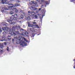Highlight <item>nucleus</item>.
<instances>
[{
	"label": "nucleus",
	"mask_w": 75,
	"mask_h": 75,
	"mask_svg": "<svg viewBox=\"0 0 75 75\" xmlns=\"http://www.w3.org/2000/svg\"><path fill=\"white\" fill-rule=\"evenodd\" d=\"M19 40L20 41V45L21 46H22L23 47H24L26 44V43L24 42V41H23V40H24L25 41L26 40V39L25 38H24V37H22L20 36H19Z\"/></svg>",
	"instance_id": "obj_1"
},
{
	"label": "nucleus",
	"mask_w": 75,
	"mask_h": 75,
	"mask_svg": "<svg viewBox=\"0 0 75 75\" xmlns=\"http://www.w3.org/2000/svg\"><path fill=\"white\" fill-rule=\"evenodd\" d=\"M21 27L20 26H17V25H16V26H14L12 27V29H11L10 30L9 33L10 34H12L13 31V30H20V28Z\"/></svg>",
	"instance_id": "obj_2"
},
{
	"label": "nucleus",
	"mask_w": 75,
	"mask_h": 75,
	"mask_svg": "<svg viewBox=\"0 0 75 75\" xmlns=\"http://www.w3.org/2000/svg\"><path fill=\"white\" fill-rule=\"evenodd\" d=\"M8 9L6 7H3L2 8V9L1 10V11L4 14H7L8 13V12L6 11V10H8ZM5 10L6 11H5Z\"/></svg>",
	"instance_id": "obj_3"
},
{
	"label": "nucleus",
	"mask_w": 75,
	"mask_h": 75,
	"mask_svg": "<svg viewBox=\"0 0 75 75\" xmlns=\"http://www.w3.org/2000/svg\"><path fill=\"white\" fill-rule=\"evenodd\" d=\"M10 1H8V0H2L1 3L2 4H8V5H11V4H9Z\"/></svg>",
	"instance_id": "obj_4"
},
{
	"label": "nucleus",
	"mask_w": 75,
	"mask_h": 75,
	"mask_svg": "<svg viewBox=\"0 0 75 75\" xmlns=\"http://www.w3.org/2000/svg\"><path fill=\"white\" fill-rule=\"evenodd\" d=\"M13 34L14 35H16L17 36H20V33L19 32V31H14L13 32Z\"/></svg>",
	"instance_id": "obj_5"
},
{
	"label": "nucleus",
	"mask_w": 75,
	"mask_h": 75,
	"mask_svg": "<svg viewBox=\"0 0 75 75\" xmlns=\"http://www.w3.org/2000/svg\"><path fill=\"white\" fill-rule=\"evenodd\" d=\"M28 32L26 31L25 32H23L22 33V35H23L24 37H28Z\"/></svg>",
	"instance_id": "obj_6"
},
{
	"label": "nucleus",
	"mask_w": 75,
	"mask_h": 75,
	"mask_svg": "<svg viewBox=\"0 0 75 75\" xmlns=\"http://www.w3.org/2000/svg\"><path fill=\"white\" fill-rule=\"evenodd\" d=\"M27 23L28 27H31V28H33V27H34V25H31V22H28Z\"/></svg>",
	"instance_id": "obj_7"
},
{
	"label": "nucleus",
	"mask_w": 75,
	"mask_h": 75,
	"mask_svg": "<svg viewBox=\"0 0 75 75\" xmlns=\"http://www.w3.org/2000/svg\"><path fill=\"white\" fill-rule=\"evenodd\" d=\"M37 7L36 5H33L30 7V10H36L37 8L36 7Z\"/></svg>",
	"instance_id": "obj_8"
},
{
	"label": "nucleus",
	"mask_w": 75,
	"mask_h": 75,
	"mask_svg": "<svg viewBox=\"0 0 75 75\" xmlns=\"http://www.w3.org/2000/svg\"><path fill=\"white\" fill-rule=\"evenodd\" d=\"M12 11H14L15 13H18V10L17 9V8H12Z\"/></svg>",
	"instance_id": "obj_9"
},
{
	"label": "nucleus",
	"mask_w": 75,
	"mask_h": 75,
	"mask_svg": "<svg viewBox=\"0 0 75 75\" xmlns=\"http://www.w3.org/2000/svg\"><path fill=\"white\" fill-rule=\"evenodd\" d=\"M31 17L32 18H34V17H35V16H33V15H31L30 14H28V18H30V17Z\"/></svg>",
	"instance_id": "obj_10"
},
{
	"label": "nucleus",
	"mask_w": 75,
	"mask_h": 75,
	"mask_svg": "<svg viewBox=\"0 0 75 75\" xmlns=\"http://www.w3.org/2000/svg\"><path fill=\"white\" fill-rule=\"evenodd\" d=\"M6 38V37L4 36H1L0 35V40H4V41L5 40V39Z\"/></svg>",
	"instance_id": "obj_11"
},
{
	"label": "nucleus",
	"mask_w": 75,
	"mask_h": 75,
	"mask_svg": "<svg viewBox=\"0 0 75 75\" xmlns=\"http://www.w3.org/2000/svg\"><path fill=\"white\" fill-rule=\"evenodd\" d=\"M14 19H15V18L14 15H12L10 18V20H11V21H13V20H14Z\"/></svg>",
	"instance_id": "obj_12"
},
{
	"label": "nucleus",
	"mask_w": 75,
	"mask_h": 75,
	"mask_svg": "<svg viewBox=\"0 0 75 75\" xmlns=\"http://www.w3.org/2000/svg\"><path fill=\"white\" fill-rule=\"evenodd\" d=\"M20 6V4H15V5H13L12 6V7H17V6Z\"/></svg>",
	"instance_id": "obj_13"
},
{
	"label": "nucleus",
	"mask_w": 75,
	"mask_h": 75,
	"mask_svg": "<svg viewBox=\"0 0 75 75\" xmlns=\"http://www.w3.org/2000/svg\"><path fill=\"white\" fill-rule=\"evenodd\" d=\"M20 40H18V39L16 40V44H19V43H20Z\"/></svg>",
	"instance_id": "obj_14"
},
{
	"label": "nucleus",
	"mask_w": 75,
	"mask_h": 75,
	"mask_svg": "<svg viewBox=\"0 0 75 75\" xmlns=\"http://www.w3.org/2000/svg\"><path fill=\"white\" fill-rule=\"evenodd\" d=\"M13 15L15 18H18V16H17V14H15Z\"/></svg>",
	"instance_id": "obj_15"
},
{
	"label": "nucleus",
	"mask_w": 75,
	"mask_h": 75,
	"mask_svg": "<svg viewBox=\"0 0 75 75\" xmlns=\"http://www.w3.org/2000/svg\"><path fill=\"white\" fill-rule=\"evenodd\" d=\"M7 21L8 23H9V24H11V22H12V21L11 20H10L9 19L7 20Z\"/></svg>",
	"instance_id": "obj_16"
},
{
	"label": "nucleus",
	"mask_w": 75,
	"mask_h": 75,
	"mask_svg": "<svg viewBox=\"0 0 75 75\" xmlns=\"http://www.w3.org/2000/svg\"><path fill=\"white\" fill-rule=\"evenodd\" d=\"M37 2H33V4H35V6H36L37 7H38V4H37Z\"/></svg>",
	"instance_id": "obj_17"
},
{
	"label": "nucleus",
	"mask_w": 75,
	"mask_h": 75,
	"mask_svg": "<svg viewBox=\"0 0 75 75\" xmlns=\"http://www.w3.org/2000/svg\"><path fill=\"white\" fill-rule=\"evenodd\" d=\"M0 48L1 49L3 48V45L1 43H0Z\"/></svg>",
	"instance_id": "obj_18"
},
{
	"label": "nucleus",
	"mask_w": 75,
	"mask_h": 75,
	"mask_svg": "<svg viewBox=\"0 0 75 75\" xmlns=\"http://www.w3.org/2000/svg\"><path fill=\"white\" fill-rule=\"evenodd\" d=\"M35 12H31V16H35Z\"/></svg>",
	"instance_id": "obj_19"
},
{
	"label": "nucleus",
	"mask_w": 75,
	"mask_h": 75,
	"mask_svg": "<svg viewBox=\"0 0 75 75\" xmlns=\"http://www.w3.org/2000/svg\"><path fill=\"white\" fill-rule=\"evenodd\" d=\"M16 24V23L14 22H11V24L12 25H14V24Z\"/></svg>",
	"instance_id": "obj_20"
},
{
	"label": "nucleus",
	"mask_w": 75,
	"mask_h": 75,
	"mask_svg": "<svg viewBox=\"0 0 75 75\" xmlns=\"http://www.w3.org/2000/svg\"><path fill=\"white\" fill-rule=\"evenodd\" d=\"M14 14V12L13 11H11L10 12V14H11V15H12L13 14Z\"/></svg>",
	"instance_id": "obj_21"
},
{
	"label": "nucleus",
	"mask_w": 75,
	"mask_h": 75,
	"mask_svg": "<svg viewBox=\"0 0 75 75\" xmlns=\"http://www.w3.org/2000/svg\"><path fill=\"white\" fill-rule=\"evenodd\" d=\"M30 31H31L32 32H34V29L33 28H30Z\"/></svg>",
	"instance_id": "obj_22"
},
{
	"label": "nucleus",
	"mask_w": 75,
	"mask_h": 75,
	"mask_svg": "<svg viewBox=\"0 0 75 75\" xmlns=\"http://www.w3.org/2000/svg\"><path fill=\"white\" fill-rule=\"evenodd\" d=\"M34 2L33 1H31L30 2V5H32L33 4Z\"/></svg>",
	"instance_id": "obj_23"
},
{
	"label": "nucleus",
	"mask_w": 75,
	"mask_h": 75,
	"mask_svg": "<svg viewBox=\"0 0 75 75\" xmlns=\"http://www.w3.org/2000/svg\"><path fill=\"white\" fill-rule=\"evenodd\" d=\"M20 31L21 33H23L24 32V29L23 28L20 29Z\"/></svg>",
	"instance_id": "obj_24"
},
{
	"label": "nucleus",
	"mask_w": 75,
	"mask_h": 75,
	"mask_svg": "<svg viewBox=\"0 0 75 75\" xmlns=\"http://www.w3.org/2000/svg\"><path fill=\"white\" fill-rule=\"evenodd\" d=\"M45 3L46 4H50V1H46Z\"/></svg>",
	"instance_id": "obj_25"
},
{
	"label": "nucleus",
	"mask_w": 75,
	"mask_h": 75,
	"mask_svg": "<svg viewBox=\"0 0 75 75\" xmlns=\"http://www.w3.org/2000/svg\"><path fill=\"white\" fill-rule=\"evenodd\" d=\"M21 19H23V18H24V16H23V15H21Z\"/></svg>",
	"instance_id": "obj_26"
},
{
	"label": "nucleus",
	"mask_w": 75,
	"mask_h": 75,
	"mask_svg": "<svg viewBox=\"0 0 75 75\" xmlns=\"http://www.w3.org/2000/svg\"><path fill=\"white\" fill-rule=\"evenodd\" d=\"M19 37L15 36L14 37V39H18L19 38Z\"/></svg>",
	"instance_id": "obj_27"
},
{
	"label": "nucleus",
	"mask_w": 75,
	"mask_h": 75,
	"mask_svg": "<svg viewBox=\"0 0 75 75\" xmlns=\"http://www.w3.org/2000/svg\"><path fill=\"white\" fill-rule=\"evenodd\" d=\"M2 30L3 31H5V30H6L5 27H3Z\"/></svg>",
	"instance_id": "obj_28"
},
{
	"label": "nucleus",
	"mask_w": 75,
	"mask_h": 75,
	"mask_svg": "<svg viewBox=\"0 0 75 75\" xmlns=\"http://www.w3.org/2000/svg\"><path fill=\"white\" fill-rule=\"evenodd\" d=\"M6 50L7 51H10V50H9V47H7Z\"/></svg>",
	"instance_id": "obj_29"
},
{
	"label": "nucleus",
	"mask_w": 75,
	"mask_h": 75,
	"mask_svg": "<svg viewBox=\"0 0 75 75\" xmlns=\"http://www.w3.org/2000/svg\"><path fill=\"white\" fill-rule=\"evenodd\" d=\"M5 30H6V31H8V28L7 27H5Z\"/></svg>",
	"instance_id": "obj_30"
},
{
	"label": "nucleus",
	"mask_w": 75,
	"mask_h": 75,
	"mask_svg": "<svg viewBox=\"0 0 75 75\" xmlns=\"http://www.w3.org/2000/svg\"><path fill=\"white\" fill-rule=\"evenodd\" d=\"M20 1H19V0H16V3H20Z\"/></svg>",
	"instance_id": "obj_31"
},
{
	"label": "nucleus",
	"mask_w": 75,
	"mask_h": 75,
	"mask_svg": "<svg viewBox=\"0 0 75 75\" xmlns=\"http://www.w3.org/2000/svg\"><path fill=\"white\" fill-rule=\"evenodd\" d=\"M35 35L34 34V33H32V37H34Z\"/></svg>",
	"instance_id": "obj_32"
},
{
	"label": "nucleus",
	"mask_w": 75,
	"mask_h": 75,
	"mask_svg": "<svg viewBox=\"0 0 75 75\" xmlns=\"http://www.w3.org/2000/svg\"><path fill=\"white\" fill-rule=\"evenodd\" d=\"M40 1L39 0H37L36 1V2H37V3H38V2H40Z\"/></svg>",
	"instance_id": "obj_33"
},
{
	"label": "nucleus",
	"mask_w": 75,
	"mask_h": 75,
	"mask_svg": "<svg viewBox=\"0 0 75 75\" xmlns=\"http://www.w3.org/2000/svg\"><path fill=\"white\" fill-rule=\"evenodd\" d=\"M41 1L42 3H44L45 1L44 0H41Z\"/></svg>",
	"instance_id": "obj_34"
},
{
	"label": "nucleus",
	"mask_w": 75,
	"mask_h": 75,
	"mask_svg": "<svg viewBox=\"0 0 75 75\" xmlns=\"http://www.w3.org/2000/svg\"><path fill=\"white\" fill-rule=\"evenodd\" d=\"M2 32V29H1V28L0 27V33H1Z\"/></svg>",
	"instance_id": "obj_35"
},
{
	"label": "nucleus",
	"mask_w": 75,
	"mask_h": 75,
	"mask_svg": "<svg viewBox=\"0 0 75 75\" xmlns=\"http://www.w3.org/2000/svg\"><path fill=\"white\" fill-rule=\"evenodd\" d=\"M23 15L24 16H25V13H23Z\"/></svg>",
	"instance_id": "obj_36"
},
{
	"label": "nucleus",
	"mask_w": 75,
	"mask_h": 75,
	"mask_svg": "<svg viewBox=\"0 0 75 75\" xmlns=\"http://www.w3.org/2000/svg\"><path fill=\"white\" fill-rule=\"evenodd\" d=\"M35 17L36 18H37L38 16H37V15H35Z\"/></svg>",
	"instance_id": "obj_37"
},
{
	"label": "nucleus",
	"mask_w": 75,
	"mask_h": 75,
	"mask_svg": "<svg viewBox=\"0 0 75 75\" xmlns=\"http://www.w3.org/2000/svg\"><path fill=\"white\" fill-rule=\"evenodd\" d=\"M0 52H3V49H2V50H0Z\"/></svg>",
	"instance_id": "obj_38"
},
{
	"label": "nucleus",
	"mask_w": 75,
	"mask_h": 75,
	"mask_svg": "<svg viewBox=\"0 0 75 75\" xmlns=\"http://www.w3.org/2000/svg\"><path fill=\"white\" fill-rule=\"evenodd\" d=\"M32 23H33V24H36V23L35 22H33Z\"/></svg>",
	"instance_id": "obj_39"
},
{
	"label": "nucleus",
	"mask_w": 75,
	"mask_h": 75,
	"mask_svg": "<svg viewBox=\"0 0 75 75\" xmlns=\"http://www.w3.org/2000/svg\"><path fill=\"white\" fill-rule=\"evenodd\" d=\"M20 12L21 13H23V10L20 11Z\"/></svg>",
	"instance_id": "obj_40"
},
{
	"label": "nucleus",
	"mask_w": 75,
	"mask_h": 75,
	"mask_svg": "<svg viewBox=\"0 0 75 75\" xmlns=\"http://www.w3.org/2000/svg\"><path fill=\"white\" fill-rule=\"evenodd\" d=\"M8 25V24H7V23L6 24H5V25L6 26H7Z\"/></svg>",
	"instance_id": "obj_41"
},
{
	"label": "nucleus",
	"mask_w": 75,
	"mask_h": 75,
	"mask_svg": "<svg viewBox=\"0 0 75 75\" xmlns=\"http://www.w3.org/2000/svg\"><path fill=\"white\" fill-rule=\"evenodd\" d=\"M4 44L5 45H7V43H6V42H4Z\"/></svg>",
	"instance_id": "obj_42"
},
{
	"label": "nucleus",
	"mask_w": 75,
	"mask_h": 75,
	"mask_svg": "<svg viewBox=\"0 0 75 75\" xmlns=\"http://www.w3.org/2000/svg\"><path fill=\"white\" fill-rule=\"evenodd\" d=\"M12 41V42H14V39H13Z\"/></svg>",
	"instance_id": "obj_43"
},
{
	"label": "nucleus",
	"mask_w": 75,
	"mask_h": 75,
	"mask_svg": "<svg viewBox=\"0 0 75 75\" xmlns=\"http://www.w3.org/2000/svg\"><path fill=\"white\" fill-rule=\"evenodd\" d=\"M36 26L38 28V27H39V26H38V25H36Z\"/></svg>",
	"instance_id": "obj_44"
},
{
	"label": "nucleus",
	"mask_w": 75,
	"mask_h": 75,
	"mask_svg": "<svg viewBox=\"0 0 75 75\" xmlns=\"http://www.w3.org/2000/svg\"><path fill=\"white\" fill-rule=\"evenodd\" d=\"M41 10V8H40L39 9V11H40V10Z\"/></svg>",
	"instance_id": "obj_45"
},
{
	"label": "nucleus",
	"mask_w": 75,
	"mask_h": 75,
	"mask_svg": "<svg viewBox=\"0 0 75 75\" xmlns=\"http://www.w3.org/2000/svg\"><path fill=\"white\" fill-rule=\"evenodd\" d=\"M8 38V40H11V38Z\"/></svg>",
	"instance_id": "obj_46"
},
{
	"label": "nucleus",
	"mask_w": 75,
	"mask_h": 75,
	"mask_svg": "<svg viewBox=\"0 0 75 75\" xmlns=\"http://www.w3.org/2000/svg\"><path fill=\"white\" fill-rule=\"evenodd\" d=\"M4 33H6V32H5L4 31V32H3V33H2L3 34H4Z\"/></svg>",
	"instance_id": "obj_47"
},
{
	"label": "nucleus",
	"mask_w": 75,
	"mask_h": 75,
	"mask_svg": "<svg viewBox=\"0 0 75 75\" xmlns=\"http://www.w3.org/2000/svg\"><path fill=\"white\" fill-rule=\"evenodd\" d=\"M42 6H44V5H42V8H43V7H42Z\"/></svg>",
	"instance_id": "obj_48"
},
{
	"label": "nucleus",
	"mask_w": 75,
	"mask_h": 75,
	"mask_svg": "<svg viewBox=\"0 0 75 75\" xmlns=\"http://www.w3.org/2000/svg\"><path fill=\"white\" fill-rule=\"evenodd\" d=\"M74 69H75V65H74Z\"/></svg>",
	"instance_id": "obj_49"
},
{
	"label": "nucleus",
	"mask_w": 75,
	"mask_h": 75,
	"mask_svg": "<svg viewBox=\"0 0 75 75\" xmlns=\"http://www.w3.org/2000/svg\"><path fill=\"white\" fill-rule=\"evenodd\" d=\"M28 13H30V11H28Z\"/></svg>",
	"instance_id": "obj_50"
},
{
	"label": "nucleus",
	"mask_w": 75,
	"mask_h": 75,
	"mask_svg": "<svg viewBox=\"0 0 75 75\" xmlns=\"http://www.w3.org/2000/svg\"><path fill=\"white\" fill-rule=\"evenodd\" d=\"M15 0H10V1H14Z\"/></svg>",
	"instance_id": "obj_51"
},
{
	"label": "nucleus",
	"mask_w": 75,
	"mask_h": 75,
	"mask_svg": "<svg viewBox=\"0 0 75 75\" xmlns=\"http://www.w3.org/2000/svg\"><path fill=\"white\" fill-rule=\"evenodd\" d=\"M71 1H74V0H70Z\"/></svg>",
	"instance_id": "obj_52"
},
{
	"label": "nucleus",
	"mask_w": 75,
	"mask_h": 75,
	"mask_svg": "<svg viewBox=\"0 0 75 75\" xmlns=\"http://www.w3.org/2000/svg\"><path fill=\"white\" fill-rule=\"evenodd\" d=\"M73 61H75V59H74L73 60Z\"/></svg>",
	"instance_id": "obj_53"
},
{
	"label": "nucleus",
	"mask_w": 75,
	"mask_h": 75,
	"mask_svg": "<svg viewBox=\"0 0 75 75\" xmlns=\"http://www.w3.org/2000/svg\"><path fill=\"white\" fill-rule=\"evenodd\" d=\"M35 21V20H34V21Z\"/></svg>",
	"instance_id": "obj_54"
},
{
	"label": "nucleus",
	"mask_w": 75,
	"mask_h": 75,
	"mask_svg": "<svg viewBox=\"0 0 75 75\" xmlns=\"http://www.w3.org/2000/svg\"><path fill=\"white\" fill-rule=\"evenodd\" d=\"M46 6H45V7H46Z\"/></svg>",
	"instance_id": "obj_55"
},
{
	"label": "nucleus",
	"mask_w": 75,
	"mask_h": 75,
	"mask_svg": "<svg viewBox=\"0 0 75 75\" xmlns=\"http://www.w3.org/2000/svg\"><path fill=\"white\" fill-rule=\"evenodd\" d=\"M26 42H27V41H26Z\"/></svg>",
	"instance_id": "obj_56"
},
{
	"label": "nucleus",
	"mask_w": 75,
	"mask_h": 75,
	"mask_svg": "<svg viewBox=\"0 0 75 75\" xmlns=\"http://www.w3.org/2000/svg\"><path fill=\"white\" fill-rule=\"evenodd\" d=\"M29 1H30V0H29Z\"/></svg>",
	"instance_id": "obj_57"
},
{
	"label": "nucleus",
	"mask_w": 75,
	"mask_h": 75,
	"mask_svg": "<svg viewBox=\"0 0 75 75\" xmlns=\"http://www.w3.org/2000/svg\"><path fill=\"white\" fill-rule=\"evenodd\" d=\"M1 0H0V1Z\"/></svg>",
	"instance_id": "obj_58"
}]
</instances>
